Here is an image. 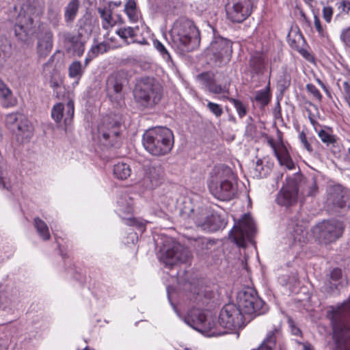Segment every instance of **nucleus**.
<instances>
[{
    "mask_svg": "<svg viewBox=\"0 0 350 350\" xmlns=\"http://www.w3.org/2000/svg\"><path fill=\"white\" fill-rule=\"evenodd\" d=\"M98 12L100 14V18L103 20L102 27L105 29H108L113 25L112 20V12L107 7L98 8Z\"/></svg>",
    "mask_w": 350,
    "mask_h": 350,
    "instance_id": "nucleus-37",
    "label": "nucleus"
},
{
    "mask_svg": "<svg viewBox=\"0 0 350 350\" xmlns=\"http://www.w3.org/2000/svg\"><path fill=\"white\" fill-rule=\"evenodd\" d=\"M107 94L112 101L119 102L122 99V89H108Z\"/></svg>",
    "mask_w": 350,
    "mask_h": 350,
    "instance_id": "nucleus-46",
    "label": "nucleus"
},
{
    "mask_svg": "<svg viewBox=\"0 0 350 350\" xmlns=\"http://www.w3.org/2000/svg\"><path fill=\"white\" fill-rule=\"evenodd\" d=\"M291 178H296L298 192L300 191L303 196H312L318 192L317 181L314 178H306L301 175L295 174Z\"/></svg>",
    "mask_w": 350,
    "mask_h": 350,
    "instance_id": "nucleus-21",
    "label": "nucleus"
},
{
    "mask_svg": "<svg viewBox=\"0 0 350 350\" xmlns=\"http://www.w3.org/2000/svg\"><path fill=\"white\" fill-rule=\"evenodd\" d=\"M60 10L57 7H49L47 12V18L54 28L59 25L60 21Z\"/></svg>",
    "mask_w": 350,
    "mask_h": 350,
    "instance_id": "nucleus-38",
    "label": "nucleus"
},
{
    "mask_svg": "<svg viewBox=\"0 0 350 350\" xmlns=\"http://www.w3.org/2000/svg\"><path fill=\"white\" fill-rule=\"evenodd\" d=\"M347 200L348 196L344 190L340 186H336L329 193L327 202L334 207L342 208L347 206Z\"/></svg>",
    "mask_w": 350,
    "mask_h": 350,
    "instance_id": "nucleus-24",
    "label": "nucleus"
},
{
    "mask_svg": "<svg viewBox=\"0 0 350 350\" xmlns=\"http://www.w3.org/2000/svg\"><path fill=\"white\" fill-rule=\"evenodd\" d=\"M73 97V92L68 91L66 113H64V106L62 103H57L53 107L51 118L56 123H60L62 120H64L65 126H67L72 122L75 113Z\"/></svg>",
    "mask_w": 350,
    "mask_h": 350,
    "instance_id": "nucleus-15",
    "label": "nucleus"
},
{
    "mask_svg": "<svg viewBox=\"0 0 350 350\" xmlns=\"http://www.w3.org/2000/svg\"><path fill=\"white\" fill-rule=\"evenodd\" d=\"M135 101L142 107H152L161 98V89H133Z\"/></svg>",
    "mask_w": 350,
    "mask_h": 350,
    "instance_id": "nucleus-18",
    "label": "nucleus"
},
{
    "mask_svg": "<svg viewBox=\"0 0 350 350\" xmlns=\"http://www.w3.org/2000/svg\"><path fill=\"white\" fill-rule=\"evenodd\" d=\"M191 256L187 248L177 244L164 252L160 260L166 267H171L179 263H187L191 260Z\"/></svg>",
    "mask_w": 350,
    "mask_h": 350,
    "instance_id": "nucleus-14",
    "label": "nucleus"
},
{
    "mask_svg": "<svg viewBox=\"0 0 350 350\" xmlns=\"http://www.w3.org/2000/svg\"><path fill=\"white\" fill-rule=\"evenodd\" d=\"M268 143L273 148L274 154L278 159L280 165H284L288 170H293L295 168V163L289 154L287 148L282 144L276 146L275 142L272 139L269 140Z\"/></svg>",
    "mask_w": 350,
    "mask_h": 350,
    "instance_id": "nucleus-22",
    "label": "nucleus"
},
{
    "mask_svg": "<svg viewBox=\"0 0 350 350\" xmlns=\"http://www.w3.org/2000/svg\"><path fill=\"white\" fill-rule=\"evenodd\" d=\"M86 21V19H80L78 21L79 31L77 34H73L69 31H60L57 34L58 38L66 48L67 52H72L79 57L81 56L85 51L86 41L83 32L88 36L92 31L90 25L87 24Z\"/></svg>",
    "mask_w": 350,
    "mask_h": 350,
    "instance_id": "nucleus-6",
    "label": "nucleus"
},
{
    "mask_svg": "<svg viewBox=\"0 0 350 350\" xmlns=\"http://www.w3.org/2000/svg\"><path fill=\"white\" fill-rule=\"evenodd\" d=\"M333 15V9L330 6L324 7L323 9V16L326 22L330 23Z\"/></svg>",
    "mask_w": 350,
    "mask_h": 350,
    "instance_id": "nucleus-52",
    "label": "nucleus"
},
{
    "mask_svg": "<svg viewBox=\"0 0 350 350\" xmlns=\"http://www.w3.org/2000/svg\"><path fill=\"white\" fill-rule=\"evenodd\" d=\"M318 135L321 141L327 145L333 144L336 142L335 136L329 134L323 129H321L318 132Z\"/></svg>",
    "mask_w": 350,
    "mask_h": 350,
    "instance_id": "nucleus-45",
    "label": "nucleus"
},
{
    "mask_svg": "<svg viewBox=\"0 0 350 350\" xmlns=\"http://www.w3.org/2000/svg\"><path fill=\"white\" fill-rule=\"evenodd\" d=\"M290 85V80L286 75H282L278 80V88H288Z\"/></svg>",
    "mask_w": 350,
    "mask_h": 350,
    "instance_id": "nucleus-54",
    "label": "nucleus"
},
{
    "mask_svg": "<svg viewBox=\"0 0 350 350\" xmlns=\"http://www.w3.org/2000/svg\"><path fill=\"white\" fill-rule=\"evenodd\" d=\"M100 53H103L107 51L109 46L105 42H100L96 45Z\"/></svg>",
    "mask_w": 350,
    "mask_h": 350,
    "instance_id": "nucleus-57",
    "label": "nucleus"
},
{
    "mask_svg": "<svg viewBox=\"0 0 350 350\" xmlns=\"http://www.w3.org/2000/svg\"><path fill=\"white\" fill-rule=\"evenodd\" d=\"M297 179L288 177L286 183L278 192L276 202L278 204L284 206H290L297 202L298 190L297 188Z\"/></svg>",
    "mask_w": 350,
    "mask_h": 350,
    "instance_id": "nucleus-17",
    "label": "nucleus"
},
{
    "mask_svg": "<svg viewBox=\"0 0 350 350\" xmlns=\"http://www.w3.org/2000/svg\"><path fill=\"white\" fill-rule=\"evenodd\" d=\"M34 227L36 229L37 232L38 233L40 237L44 241H47L50 239L51 235L49 227L43 220H42L39 217H36L34 219Z\"/></svg>",
    "mask_w": 350,
    "mask_h": 350,
    "instance_id": "nucleus-36",
    "label": "nucleus"
},
{
    "mask_svg": "<svg viewBox=\"0 0 350 350\" xmlns=\"http://www.w3.org/2000/svg\"><path fill=\"white\" fill-rule=\"evenodd\" d=\"M127 73L120 70L111 74L107 79V88H124L128 85Z\"/></svg>",
    "mask_w": 350,
    "mask_h": 350,
    "instance_id": "nucleus-26",
    "label": "nucleus"
},
{
    "mask_svg": "<svg viewBox=\"0 0 350 350\" xmlns=\"http://www.w3.org/2000/svg\"><path fill=\"white\" fill-rule=\"evenodd\" d=\"M197 80L200 82V85L208 88H221L220 85L216 84L215 75L212 71L203 72L196 76Z\"/></svg>",
    "mask_w": 350,
    "mask_h": 350,
    "instance_id": "nucleus-30",
    "label": "nucleus"
},
{
    "mask_svg": "<svg viewBox=\"0 0 350 350\" xmlns=\"http://www.w3.org/2000/svg\"><path fill=\"white\" fill-rule=\"evenodd\" d=\"M312 138H310L309 140L306 139V141L301 142L305 149L309 152H312L313 151V148L311 146V142H312Z\"/></svg>",
    "mask_w": 350,
    "mask_h": 350,
    "instance_id": "nucleus-58",
    "label": "nucleus"
},
{
    "mask_svg": "<svg viewBox=\"0 0 350 350\" xmlns=\"http://www.w3.org/2000/svg\"><path fill=\"white\" fill-rule=\"evenodd\" d=\"M126 13L128 15V16L131 21H136L137 20L136 10H133V11H128V12H126Z\"/></svg>",
    "mask_w": 350,
    "mask_h": 350,
    "instance_id": "nucleus-60",
    "label": "nucleus"
},
{
    "mask_svg": "<svg viewBox=\"0 0 350 350\" xmlns=\"http://www.w3.org/2000/svg\"><path fill=\"white\" fill-rule=\"evenodd\" d=\"M189 240L198 256H204L211 254L215 245V241L206 237H189Z\"/></svg>",
    "mask_w": 350,
    "mask_h": 350,
    "instance_id": "nucleus-20",
    "label": "nucleus"
},
{
    "mask_svg": "<svg viewBox=\"0 0 350 350\" xmlns=\"http://www.w3.org/2000/svg\"><path fill=\"white\" fill-rule=\"evenodd\" d=\"M340 38L345 45L350 47V27L342 32Z\"/></svg>",
    "mask_w": 350,
    "mask_h": 350,
    "instance_id": "nucleus-53",
    "label": "nucleus"
},
{
    "mask_svg": "<svg viewBox=\"0 0 350 350\" xmlns=\"http://www.w3.org/2000/svg\"><path fill=\"white\" fill-rule=\"evenodd\" d=\"M154 48L160 53L162 57L167 61H171L172 58L165 46L158 40L153 41Z\"/></svg>",
    "mask_w": 350,
    "mask_h": 350,
    "instance_id": "nucleus-43",
    "label": "nucleus"
},
{
    "mask_svg": "<svg viewBox=\"0 0 350 350\" xmlns=\"http://www.w3.org/2000/svg\"><path fill=\"white\" fill-rule=\"evenodd\" d=\"M336 5L340 14H348L350 11V2L346 0H341L337 2Z\"/></svg>",
    "mask_w": 350,
    "mask_h": 350,
    "instance_id": "nucleus-49",
    "label": "nucleus"
},
{
    "mask_svg": "<svg viewBox=\"0 0 350 350\" xmlns=\"http://www.w3.org/2000/svg\"><path fill=\"white\" fill-rule=\"evenodd\" d=\"M246 317L238 306L233 304L225 305L220 311L218 321L215 323V330L211 335L217 336L228 333L227 330L241 328L245 325Z\"/></svg>",
    "mask_w": 350,
    "mask_h": 350,
    "instance_id": "nucleus-5",
    "label": "nucleus"
},
{
    "mask_svg": "<svg viewBox=\"0 0 350 350\" xmlns=\"http://www.w3.org/2000/svg\"><path fill=\"white\" fill-rule=\"evenodd\" d=\"M250 68L252 72L256 74L263 73L265 70V63L260 54H255L251 57L250 59Z\"/></svg>",
    "mask_w": 350,
    "mask_h": 350,
    "instance_id": "nucleus-31",
    "label": "nucleus"
},
{
    "mask_svg": "<svg viewBox=\"0 0 350 350\" xmlns=\"http://www.w3.org/2000/svg\"><path fill=\"white\" fill-rule=\"evenodd\" d=\"M124 222L126 225L136 226L141 231H144L145 230L144 224L135 218L126 219L124 220Z\"/></svg>",
    "mask_w": 350,
    "mask_h": 350,
    "instance_id": "nucleus-50",
    "label": "nucleus"
},
{
    "mask_svg": "<svg viewBox=\"0 0 350 350\" xmlns=\"http://www.w3.org/2000/svg\"><path fill=\"white\" fill-rule=\"evenodd\" d=\"M237 303L242 313L247 315H261L268 310L265 303L258 297L256 291L252 288L238 293Z\"/></svg>",
    "mask_w": 350,
    "mask_h": 350,
    "instance_id": "nucleus-7",
    "label": "nucleus"
},
{
    "mask_svg": "<svg viewBox=\"0 0 350 350\" xmlns=\"http://www.w3.org/2000/svg\"><path fill=\"white\" fill-rule=\"evenodd\" d=\"M207 108L216 116L220 117L223 113L221 107L215 103L208 102L207 103Z\"/></svg>",
    "mask_w": 350,
    "mask_h": 350,
    "instance_id": "nucleus-48",
    "label": "nucleus"
},
{
    "mask_svg": "<svg viewBox=\"0 0 350 350\" xmlns=\"http://www.w3.org/2000/svg\"><path fill=\"white\" fill-rule=\"evenodd\" d=\"M88 53L92 56L94 58L96 57L100 53L96 48V46H93L91 49L89 51Z\"/></svg>",
    "mask_w": 350,
    "mask_h": 350,
    "instance_id": "nucleus-62",
    "label": "nucleus"
},
{
    "mask_svg": "<svg viewBox=\"0 0 350 350\" xmlns=\"http://www.w3.org/2000/svg\"><path fill=\"white\" fill-rule=\"evenodd\" d=\"M232 42L230 40L215 36L207 48V53L213 57L216 63L229 61L232 53Z\"/></svg>",
    "mask_w": 350,
    "mask_h": 350,
    "instance_id": "nucleus-13",
    "label": "nucleus"
},
{
    "mask_svg": "<svg viewBox=\"0 0 350 350\" xmlns=\"http://www.w3.org/2000/svg\"><path fill=\"white\" fill-rule=\"evenodd\" d=\"M209 211L204 208L198 207L196 209L191 208L188 217L196 224V226L201 229L209 214Z\"/></svg>",
    "mask_w": 350,
    "mask_h": 350,
    "instance_id": "nucleus-27",
    "label": "nucleus"
},
{
    "mask_svg": "<svg viewBox=\"0 0 350 350\" xmlns=\"http://www.w3.org/2000/svg\"><path fill=\"white\" fill-rule=\"evenodd\" d=\"M5 121L8 127L16 134L18 142L24 143L32 137V125L24 114L19 112L8 114Z\"/></svg>",
    "mask_w": 350,
    "mask_h": 350,
    "instance_id": "nucleus-8",
    "label": "nucleus"
},
{
    "mask_svg": "<svg viewBox=\"0 0 350 350\" xmlns=\"http://www.w3.org/2000/svg\"><path fill=\"white\" fill-rule=\"evenodd\" d=\"M9 10V20L14 24V35L21 42H27L32 33L33 20L31 14H40L44 8V0H14Z\"/></svg>",
    "mask_w": 350,
    "mask_h": 350,
    "instance_id": "nucleus-1",
    "label": "nucleus"
},
{
    "mask_svg": "<svg viewBox=\"0 0 350 350\" xmlns=\"http://www.w3.org/2000/svg\"><path fill=\"white\" fill-rule=\"evenodd\" d=\"M79 8V1L72 0L65 8L64 18L68 23H71L75 18Z\"/></svg>",
    "mask_w": 350,
    "mask_h": 350,
    "instance_id": "nucleus-33",
    "label": "nucleus"
},
{
    "mask_svg": "<svg viewBox=\"0 0 350 350\" xmlns=\"http://www.w3.org/2000/svg\"><path fill=\"white\" fill-rule=\"evenodd\" d=\"M342 276L341 270L334 269L329 273V279L325 284V291L328 293H332L338 288V280Z\"/></svg>",
    "mask_w": 350,
    "mask_h": 350,
    "instance_id": "nucleus-29",
    "label": "nucleus"
},
{
    "mask_svg": "<svg viewBox=\"0 0 350 350\" xmlns=\"http://www.w3.org/2000/svg\"><path fill=\"white\" fill-rule=\"evenodd\" d=\"M299 139L301 143L303 142L304 141H306V139H308L307 137H306V134H305V133L304 131H301L299 133Z\"/></svg>",
    "mask_w": 350,
    "mask_h": 350,
    "instance_id": "nucleus-63",
    "label": "nucleus"
},
{
    "mask_svg": "<svg viewBox=\"0 0 350 350\" xmlns=\"http://www.w3.org/2000/svg\"><path fill=\"white\" fill-rule=\"evenodd\" d=\"M254 170L256 172V176L259 178H263L268 174V170L264 168L261 159L257 160Z\"/></svg>",
    "mask_w": 350,
    "mask_h": 350,
    "instance_id": "nucleus-47",
    "label": "nucleus"
},
{
    "mask_svg": "<svg viewBox=\"0 0 350 350\" xmlns=\"http://www.w3.org/2000/svg\"><path fill=\"white\" fill-rule=\"evenodd\" d=\"M252 0H228L226 5V16L232 23H241L252 13Z\"/></svg>",
    "mask_w": 350,
    "mask_h": 350,
    "instance_id": "nucleus-10",
    "label": "nucleus"
},
{
    "mask_svg": "<svg viewBox=\"0 0 350 350\" xmlns=\"http://www.w3.org/2000/svg\"><path fill=\"white\" fill-rule=\"evenodd\" d=\"M208 188L211 193L218 200H230L236 193V187L232 183L234 174L228 167H217L213 170Z\"/></svg>",
    "mask_w": 350,
    "mask_h": 350,
    "instance_id": "nucleus-4",
    "label": "nucleus"
},
{
    "mask_svg": "<svg viewBox=\"0 0 350 350\" xmlns=\"http://www.w3.org/2000/svg\"><path fill=\"white\" fill-rule=\"evenodd\" d=\"M280 334V325H274L271 329L267 332L266 337L259 347L252 350H274L276 346L277 339Z\"/></svg>",
    "mask_w": 350,
    "mask_h": 350,
    "instance_id": "nucleus-23",
    "label": "nucleus"
},
{
    "mask_svg": "<svg viewBox=\"0 0 350 350\" xmlns=\"http://www.w3.org/2000/svg\"><path fill=\"white\" fill-rule=\"evenodd\" d=\"M10 187V184L8 183H5V180H3V178L1 176V172L0 171V188L1 189H6L8 190Z\"/></svg>",
    "mask_w": 350,
    "mask_h": 350,
    "instance_id": "nucleus-61",
    "label": "nucleus"
},
{
    "mask_svg": "<svg viewBox=\"0 0 350 350\" xmlns=\"http://www.w3.org/2000/svg\"><path fill=\"white\" fill-rule=\"evenodd\" d=\"M116 33L124 40H126L128 38H134L136 35L135 29L131 27L120 28Z\"/></svg>",
    "mask_w": 350,
    "mask_h": 350,
    "instance_id": "nucleus-44",
    "label": "nucleus"
},
{
    "mask_svg": "<svg viewBox=\"0 0 350 350\" xmlns=\"http://www.w3.org/2000/svg\"><path fill=\"white\" fill-rule=\"evenodd\" d=\"M99 137L105 146L118 147L119 146V134L120 123L109 117L104 119L98 127Z\"/></svg>",
    "mask_w": 350,
    "mask_h": 350,
    "instance_id": "nucleus-12",
    "label": "nucleus"
},
{
    "mask_svg": "<svg viewBox=\"0 0 350 350\" xmlns=\"http://www.w3.org/2000/svg\"><path fill=\"white\" fill-rule=\"evenodd\" d=\"M36 51L40 59L45 58L51 53L53 46V33L47 29L38 36Z\"/></svg>",
    "mask_w": 350,
    "mask_h": 350,
    "instance_id": "nucleus-19",
    "label": "nucleus"
},
{
    "mask_svg": "<svg viewBox=\"0 0 350 350\" xmlns=\"http://www.w3.org/2000/svg\"><path fill=\"white\" fill-rule=\"evenodd\" d=\"M271 99V89H265L257 91L252 101H255L261 107L267 105Z\"/></svg>",
    "mask_w": 350,
    "mask_h": 350,
    "instance_id": "nucleus-34",
    "label": "nucleus"
},
{
    "mask_svg": "<svg viewBox=\"0 0 350 350\" xmlns=\"http://www.w3.org/2000/svg\"><path fill=\"white\" fill-rule=\"evenodd\" d=\"M174 45L183 52L192 51L200 42V31L193 22L188 18H179L170 30Z\"/></svg>",
    "mask_w": 350,
    "mask_h": 350,
    "instance_id": "nucleus-2",
    "label": "nucleus"
},
{
    "mask_svg": "<svg viewBox=\"0 0 350 350\" xmlns=\"http://www.w3.org/2000/svg\"><path fill=\"white\" fill-rule=\"evenodd\" d=\"M11 304L10 295L8 291L0 288V310H5Z\"/></svg>",
    "mask_w": 350,
    "mask_h": 350,
    "instance_id": "nucleus-42",
    "label": "nucleus"
},
{
    "mask_svg": "<svg viewBox=\"0 0 350 350\" xmlns=\"http://www.w3.org/2000/svg\"><path fill=\"white\" fill-rule=\"evenodd\" d=\"M139 85H144L146 88H152L154 86V78L150 77H142L139 80Z\"/></svg>",
    "mask_w": 350,
    "mask_h": 350,
    "instance_id": "nucleus-51",
    "label": "nucleus"
},
{
    "mask_svg": "<svg viewBox=\"0 0 350 350\" xmlns=\"http://www.w3.org/2000/svg\"><path fill=\"white\" fill-rule=\"evenodd\" d=\"M308 90L318 100H321L322 96L318 89H308Z\"/></svg>",
    "mask_w": 350,
    "mask_h": 350,
    "instance_id": "nucleus-59",
    "label": "nucleus"
},
{
    "mask_svg": "<svg viewBox=\"0 0 350 350\" xmlns=\"http://www.w3.org/2000/svg\"><path fill=\"white\" fill-rule=\"evenodd\" d=\"M113 172L114 176L120 180H125L131 176V169L126 163H118L114 165Z\"/></svg>",
    "mask_w": 350,
    "mask_h": 350,
    "instance_id": "nucleus-32",
    "label": "nucleus"
},
{
    "mask_svg": "<svg viewBox=\"0 0 350 350\" xmlns=\"http://www.w3.org/2000/svg\"><path fill=\"white\" fill-rule=\"evenodd\" d=\"M229 100L233 104L240 118H243L247 114V106L241 100L233 98H230Z\"/></svg>",
    "mask_w": 350,
    "mask_h": 350,
    "instance_id": "nucleus-40",
    "label": "nucleus"
},
{
    "mask_svg": "<svg viewBox=\"0 0 350 350\" xmlns=\"http://www.w3.org/2000/svg\"><path fill=\"white\" fill-rule=\"evenodd\" d=\"M314 26L316 27L317 31L320 35H323V29L321 24V21L319 18V17L317 15H314Z\"/></svg>",
    "mask_w": 350,
    "mask_h": 350,
    "instance_id": "nucleus-56",
    "label": "nucleus"
},
{
    "mask_svg": "<svg viewBox=\"0 0 350 350\" xmlns=\"http://www.w3.org/2000/svg\"><path fill=\"white\" fill-rule=\"evenodd\" d=\"M255 230L253 220L245 215L230 232L229 237L239 247H245L247 243L252 242Z\"/></svg>",
    "mask_w": 350,
    "mask_h": 350,
    "instance_id": "nucleus-9",
    "label": "nucleus"
},
{
    "mask_svg": "<svg viewBox=\"0 0 350 350\" xmlns=\"http://www.w3.org/2000/svg\"><path fill=\"white\" fill-rule=\"evenodd\" d=\"M185 323L196 330L204 333L215 330V322L208 319L199 309L191 310L185 318Z\"/></svg>",
    "mask_w": 350,
    "mask_h": 350,
    "instance_id": "nucleus-16",
    "label": "nucleus"
},
{
    "mask_svg": "<svg viewBox=\"0 0 350 350\" xmlns=\"http://www.w3.org/2000/svg\"><path fill=\"white\" fill-rule=\"evenodd\" d=\"M226 222L217 213H209L202 230L213 232L225 227Z\"/></svg>",
    "mask_w": 350,
    "mask_h": 350,
    "instance_id": "nucleus-25",
    "label": "nucleus"
},
{
    "mask_svg": "<svg viewBox=\"0 0 350 350\" xmlns=\"http://www.w3.org/2000/svg\"><path fill=\"white\" fill-rule=\"evenodd\" d=\"M69 75L71 77L81 76L83 73L82 64L79 61H75L69 66Z\"/></svg>",
    "mask_w": 350,
    "mask_h": 350,
    "instance_id": "nucleus-41",
    "label": "nucleus"
},
{
    "mask_svg": "<svg viewBox=\"0 0 350 350\" xmlns=\"http://www.w3.org/2000/svg\"><path fill=\"white\" fill-rule=\"evenodd\" d=\"M174 134L164 126L147 130L143 135L144 148L154 156H163L170 153L174 146Z\"/></svg>",
    "mask_w": 350,
    "mask_h": 350,
    "instance_id": "nucleus-3",
    "label": "nucleus"
},
{
    "mask_svg": "<svg viewBox=\"0 0 350 350\" xmlns=\"http://www.w3.org/2000/svg\"><path fill=\"white\" fill-rule=\"evenodd\" d=\"M342 224L337 221H323L314 228V232L320 242L328 244L335 241L343 232Z\"/></svg>",
    "mask_w": 350,
    "mask_h": 350,
    "instance_id": "nucleus-11",
    "label": "nucleus"
},
{
    "mask_svg": "<svg viewBox=\"0 0 350 350\" xmlns=\"http://www.w3.org/2000/svg\"><path fill=\"white\" fill-rule=\"evenodd\" d=\"M136 10V3L134 0H129L124 6L125 12L133 11Z\"/></svg>",
    "mask_w": 350,
    "mask_h": 350,
    "instance_id": "nucleus-55",
    "label": "nucleus"
},
{
    "mask_svg": "<svg viewBox=\"0 0 350 350\" xmlns=\"http://www.w3.org/2000/svg\"><path fill=\"white\" fill-rule=\"evenodd\" d=\"M93 59L94 57L88 53V55L85 59V67H86Z\"/></svg>",
    "mask_w": 350,
    "mask_h": 350,
    "instance_id": "nucleus-64",
    "label": "nucleus"
},
{
    "mask_svg": "<svg viewBox=\"0 0 350 350\" xmlns=\"http://www.w3.org/2000/svg\"><path fill=\"white\" fill-rule=\"evenodd\" d=\"M0 97L3 99V105L6 107L14 106L17 103L10 89H0Z\"/></svg>",
    "mask_w": 350,
    "mask_h": 350,
    "instance_id": "nucleus-39",
    "label": "nucleus"
},
{
    "mask_svg": "<svg viewBox=\"0 0 350 350\" xmlns=\"http://www.w3.org/2000/svg\"><path fill=\"white\" fill-rule=\"evenodd\" d=\"M163 176V171L160 167H150L146 172V177L152 184V187L159 185V180Z\"/></svg>",
    "mask_w": 350,
    "mask_h": 350,
    "instance_id": "nucleus-35",
    "label": "nucleus"
},
{
    "mask_svg": "<svg viewBox=\"0 0 350 350\" xmlns=\"http://www.w3.org/2000/svg\"><path fill=\"white\" fill-rule=\"evenodd\" d=\"M12 44L4 33L0 30V69L11 54Z\"/></svg>",
    "mask_w": 350,
    "mask_h": 350,
    "instance_id": "nucleus-28",
    "label": "nucleus"
}]
</instances>
